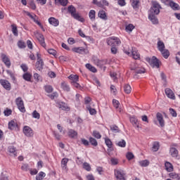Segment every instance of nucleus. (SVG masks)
Instances as JSON below:
<instances>
[{
    "instance_id": "nucleus-1",
    "label": "nucleus",
    "mask_w": 180,
    "mask_h": 180,
    "mask_svg": "<svg viewBox=\"0 0 180 180\" xmlns=\"http://www.w3.org/2000/svg\"><path fill=\"white\" fill-rule=\"evenodd\" d=\"M68 11L70 13L71 17L75 19L76 20H79V22H85V19L81 15H79V13H77V8L72 5H70L68 7Z\"/></svg>"
},
{
    "instance_id": "nucleus-2",
    "label": "nucleus",
    "mask_w": 180,
    "mask_h": 180,
    "mask_svg": "<svg viewBox=\"0 0 180 180\" xmlns=\"http://www.w3.org/2000/svg\"><path fill=\"white\" fill-rule=\"evenodd\" d=\"M160 9H162L161 5L158 1H152V6L150 8V13L153 15H159Z\"/></svg>"
},
{
    "instance_id": "nucleus-3",
    "label": "nucleus",
    "mask_w": 180,
    "mask_h": 180,
    "mask_svg": "<svg viewBox=\"0 0 180 180\" xmlns=\"http://www.w3.org/2000/svg\"><path fill=\"white\" fill-rule=\"evenodd\" d=\"M107 44L108 46H120L122 44V41L117 37H111L107 39Z\"/></svg>"
},
{
    "instance_id": "nucleus-4",
    "label": "nucleus",
    "mask_w": 180,
    "mask_h": 180,
    "mask_svg": "<svg viewBox=\"0 0 180 180\" xmlns=\"http://www.w3.org/2000/svg\"><path fill=\"white\" fill-rule=\"evenodd\" d=\"M15 105H17V108L20 110V112H21L22 113H25V112H26V108H25V103L23 102L22 97H18L15 99Z\"/></svg>"
},
{
    "instance_id": "nucleus-5",
    "label": "nucleus",
    "mask_w": 180,
    "mask_h": 180,
    "mask_svg": "<svg viewBox=\"0 0 180 180\" xmlns=\"http://www.w3.org/2000/svg\"><path fill=\"white\" fill-rule=\"evenodd\" d=\"M37 61L36 63V68L38 69L39 71H41L43 68H44V62H43V59H41V55L39 53H37Z\"/></svg>"
},
{
    "instance_id": "nucleus-6",
    "label": "nucleus",
    "mask_w": 180,
    "mask_h": 180,
    "mask_svg": "<svg viewBox=\"0 0 180 180\" xmlns=\"http://www.w3.org/2000/svg\"><path fill=\"white\" fill-rule=\"evenodd\" d=\"M147 61L150 63V65L153 67V68H160V60H158L157 57L153 56L151 59L147 58Z\"/></svg>"
},
{
    "instance_id": "nucleus-7",
    "label": "nucleus",
    "mask_w": 180,
    "mask_h": 180,
    "mask_svg": "<svg viewBox=\"0 0 180 180\" xmlns=\"http://www.w3.org/2000/svg\"><path fill=\"white\" fill-rule=\"evenodd\" d=\"M22 132L24 133L25 136H26V137H33L34 135L33 129H32V128H30L29 126H24Z\"/></svg>"
},
{
    "instance_id": "nucleus-8",
    "label": "nucleus",
    "mask_w": 180,
    "mask_h": 180,
    "mask_svg": "<svg viewBox=\"0 0 180 180\" xmlns=\"http://www.w3.org/2000/svg\"><path fill=\"white\" fill-rule=\"evenodd\" d=\"M1 58L2 62L5 64L6 67L7 68H11V63L9 57L5 53H1Z\"/></svg>"
},
{
    "instance_id": "nucleus-9",
    "label": "nucleus",
    "mask_w": 180,
    "mask_h": 180,
    "mask_svg": "<svg viewBox=\"0 0 180 180\" xmlns=\"http://www.w3.org/2000/svg\"><path fill=\"white\" fill-rule=\"evenodd\" d=\"M26 15H27V16H29V18L32 19L33 21L34 22V23H37V25H38V26H39L41 27V29H43V25H41V22H40L39 20H37V15H36L35 14L32 15L28 11L26 12Z\"/></svg>"
},
{
    "instance_id": "nucleus-10",
    "label": "nucleus",
    "mask_w": 180,
    "mask_h": 180,
    "mask_svg": "<svg viewBox=\"0 0 180 180\" xmlns=\"http://www.w3.org/2000/svg\"><path fill=\"white\" fill-rule=\"evenodd\" d=\"M165 95L167 96V98H169V99H172V101H175L176 99L175 94L174 93L172 89L169 88H166L165 89Z\"/></svg>"
},
{
    "instance_id": "nucleus-11",
    "label": "nucleus",
    "mask_w": 180,
    "mask_h": 180,
    "mask_svg": "<svg viewBox=\"0 0 180 180\" xmlns=\"http://www.w3.org/2000/svg\"><path fill=\"white\" fill-rule=\"evenodd\" d=\"M124 175H125L124 171L122 169L115 170V176L117 180H126V179H124Z\"/></svg>"
},
{
    "instance_id": "nucleus-12",
    "label": "nucleus",
    "mask_w": 180,
    "mask_h": 180,
    "mask_svg": "<svg viewBox=\"0 0 180 180\" xmlns=\"http://www.w3.org/2000/svg\"><path fill=\"white\" fill-rule=\"evenodd\" d=\"M9 130H15V131H19V125L18 122L14 120H11L8 122Z\"/></svg>"
},
{
    "instance_id": "nucleus-13",
    "label": "nucleus",
    "mask_w": 180,
    "mask_h": 180,
    "mask_svg": "<svg viewBox=\"0 0 180 180\" xmlns=\"http://www.w3.org/2000/svg\"><path fill=\"white\" fill-rule=\"evenodd\" d=\"M0 84L2 85L3 88L6 89V91H11V83L9 81L6 79H0Z\"/></svg>"
},
{
    "instance_id": "nucleus-14",
    "label": "nucleus",
    "mask_w": 180,
    "mask_h": 180,
    "mask_svg": "<svg viewBox=\"0 0 180 180\" xmlns=\"http://www.w3.org/2000/svg\"><path fill=\"white\" fill-rule=\"evenodd\" d=\"M156 118L160 124V127H164V126H165V121L164 120V117H162V114H161V112H158L156 114Z\"/></svg>"
},
{
    "instance_id": "nucleus-15",
    "label": "nucleus",
    "mask_w": 180,
    "mask_h": 180,
    "mask_svg": "<svg viewBox=\"0 0 180 180\" xmlns=\"http://www.w3.org/2000/svg\"><path fill=\"white\" fill-rule=\"evenodd\" d=\"M37 40L39 41L41 46L46 49V41H44V36L40 33H37L36 35Z\"/></svg>"
},
{
    "instance_id": "nucleus-16",
    "label": "nucleus",
    "mask_w": 180,
    "mask_h": 180,
    "mask_svg": "<svg viewBox=\"0 0 180 180\" xmlns=\"http://www.w3.org/2000/svg\"><path fill=\"white\" fill-rule=\"evenodd\" d=\"M72 50L74 53H77L78 54H86V49L82 46L75 47Z\"/></svg>"
},
{
    "instance_id": "nucleus-17",
    "label": "nucleus",
    "mask_w": 180,
    "mask_h": 180,
    "mask_svg": "<svg viewBox=\"0 0 180 180\" xmlns=\"http://www.w3.org/2000/svg\"><path fill=\"white\" fill-rule=\"evenodd\" d=\"M157 14H153L149 13L148 14V19L153 23V25H158V18L155 16Z\"/></svg>"
},
{
    "instance_id": "nucleus-18",
    "label": "nucleus",
    "mask_w": 180,
    "mask_h": 180,
    "mask_svg": "<svg viewBox=\"0 0 180 180\" xmlns=\"http://www.w3.org/2000/svg\"><path fill=\"white\" fill-rule=\"evenodd\" d=\"M48 20L49 23L52 26H54V27H57V26L60 25V21H58V20L54 17L49 18Z\"/></svg>"
},
{
    "instance_id": "nucleus-19",
    "label": "nucleus",
    "mask_w": 180,
    "mask_h": 180,
    "mask_svg": "<svg viewBox=\"0 0 180 180\" xmlns=\"http://www.w3.org/2000/svg\"><path fill=\"white\" fill-rule=\"evenodd\" d=\"M169 154L170 155H172L173 158H178V154H179L178 149L174 147L170 148Z\"/></svg>"
},
{
    "instance_id": "nucleus-20",
    "label": "nucleus",
    "mask_w": 180,
    "mask_h": 180,
    "mask_svg": "<svg viewBox=\"0 0 180 180\" xmlns=\"http://www.w3.org/2000/svg\"><path fill=\"white\" fill-rule=\"evenodd\" d=\"M104 141H105V144L108 148V151H109V150L112 148L113 143H112V141L110 140V139L108 138V136L104 138Z\"/></svg>"
},
{
    "instance_id": "nucleus-21",
    "label": "nucleus",
    "mask_w": 180,
    "mask_h": 180,
    "mask_svg": "<svg viewBox=\"0 0 180 180\" xmlns=\"http://www.w3.org/2000/svg\"><path fill=\"white\" fill-rule=\"evenodd\" d=\"M68 79H70V84H74V82H78L79 81V76L77 75H70L68 77Z\"/></svg>"
},
{
    "instance_id": "nucleus-22",
    "label": "nucleus",
    "mask_w": 180,
    "mask_h": 180,
    "mask_svg": "<svg viewBox=\"0 0 180 180\" xmlns=\"http://www.w3.org/2000/svg\"><path fill=\"white\" fill-rule=\"evenodd\" d=\"M57 106L58 108H59V109H61L62 110H70L68 105H67L64 102L57 103Z\"/></svg>"
},
{
    "instance_id": "nucleus-23",
    "label": "nucleus",
    "mask_w": 180,
    "mask_h": 180,
    "mask_svg": "<svg viewBox=\"0 0 180 180\" xmlns=\"http://www.w3.org/2000/svg\"><path fill=\"white\" fill-rule=\"evenodd\" d=\"M60 88L63 89V91H65V92H70L71 89L70 88V85H68V84H67L65 82H63L60 84Z\"/></svg>"
},
{
    "instance_id": "nucleus-24",
    "label": "nucleus",
    "mask_w": 180,
    "mask_h": 180,
    "mask_svg": "<svg viewBox=\"0 0 180 180\" xmlns=\"http://www.w3.org/2000/svg\"><path fill=\"white\" fill-rule=\"evenodd\" d=\"M165 169H166V171H167V172H172V171H174V166L169 162H166L165 163Z\"/></svg>"
},
{
    "instance_id": "nucleus-25",
    "label": "nucleus",
    "mask_w": 180,
    "mask_h": 180,
    "mask_svg": "<svg viewBox=\"0 0 180 180\" xmlns=\"http://www.w3.org/2000/svg\"><path fill=\"white\" fill-rule=\"evenodd\" d=\"M96 16V11L95 10H91L89 12V17L91 22H95Z\"/></svg>"
},
{
    "instance_id": "nucleus-26",
    "label": "nucleus",
    "mask_w": 180,
    "mask_h": 180,
    "mask_svg": "<svg viewBox=\"0 0 180 180\" xmlns=\"http://www.w3.org/2000/svg\"><path fill=\"white\" fill-rule=\"evenodd\" d=\"M131 56L134 60H140V53L136 50V49L132 48Z\"/></svg>"
},
{
    "instance_id": "nucleus-27",
    "label": "nucleus",
    "mask_w": 180,
    "mask_h": 180,
    "mask_svg": "<svg viewBox=\"0 0 180 180\" xmlns=\"http://www.w3.org/2000/svg\"><path fill=\"white\" fill-rule=\"evenodd\" d=\"M169 6H170V8H172V9H173V11H179V5L175 2H174V1H170V3L169 4Z\"/></svg>"
},
{
    "instance_id": "nucleus-28",
    "label": "nucleus",
    "mask_w": 180,
    "mask_h": 180,
    "mask_svg": "<svg viewBox=\"0 0 180 180\" xmlns=\"http://www.w3.org/2000/svg\"><path fill=\"white\" fill-rule=\"evenodd\" d=\"M98 18H100V19H103V20H108V16L106 15V13L103 10L98 11Z\"/></svg>"
},
{
    "instance_id": "nucleus-29",
    "label": "nucleus",
    "mask_w": 180,
    "mask_h": 180,
    "mask_svg": "<svg viewBox=\"0 0 180 180\" xmlns=\"http://www.w3.org/2000/svg\"><path fill=\"white\" fill-rule=\"evenodd\" d=\"M68 161H70V160L67 158H64L62 159L60 165L63 169H67V164H68Z\"/></svg>"
},
{
    "instance_id": "nucleus-30",
    "label": "nucleus",
    "mask_w": 180,
    "mask_h": 180,
    "mask_svg": "<svg viewBox=\"0 0 180 180\" xmlns=\"http://www.w3.org/2000/svg\"><path fill=\"white\" fill-rule=\"evenodd\" d=\"M157 46H158V49L160 51H162L163 50H165V44H164V42L162 41H161L160 39L158 41Z\"/></svg>"
},
{
    "instance_id": "nucleus-31",
    "label": "nucleus",
    "mask_w": 180,
    "mask_h": 180,
    "mask_svg": "<svg viewBox=\"0 0 180 180\" xmlns=\"http://www.w3.org/2000/svg\"><path fill=\"white\" fill-rule=\"evenodd\" d=\"M131 70L134 71L135 74H144L146 72V69L144 68H131Z\"/></svg>"
},
{
    "instance_id": "nucleus-32",
    "label": "nucleus",
    "mask_w": 180,
    "mask_h": 180,
    "mask_svg": "<svg viewBox=\"0 0 180 180\" xmlns=\"http://www.w3.org/2000/svg\"><path fill=\"white\" fill-rule=\"evenodd\" d=\"M8 152L10 153V154H13L14 157H16V155L18 153H16V148L13 146H10L8 147Z\"/></svg>"
},
{
    "instance_id": "nucleus-33",
    "label": "nucleus",
    "mask_w": 180,
    "mask_h": 180,
    "mask_svg": "<svg viewBox=\"0 0 180 180\" xmlns=\"http://www.w3.org/2000/svg\"><path fill=\"white\" fill-rule=\"evenodd\" d=\"M169 178L172 179L180 180V174L175 172H171L169 174Z\"/></svg>"
},
{
    "instance_id": "nucleus-34",
    "label": "nucleus",
    "mask_w": 180,
    "mask_h": 180,
    "mask_svg": "<svg viewBox=\"0 0 180 180\" xmlns=\"http://www.w3.org/2000/svg\"><path fill=\"white\" fill-rule=\"evenodd\" d=\"M56 5H61L62 6H67L68 4V0H55Z\"/></svg>"
},
{
    "instance_id": "nucleus-35",
    "label": "nucleus",
    "mask_w": 180,
    "mask_h": 180,
    "mask_svg": "<svg viewBox=\"0 0 180 180\" xmlns=\"http://www.w3.org/2000/svg\"><path fill=\"white\" fill-rule=\"evenodd\" d=\"M68 136L71 139H74V137H77V136H78V133H77L74 129H69Z\"/></svg>"
},
{
    "instance_id": "nucleus-36",
    "label": "nucleus",
    "mask_w": 180,
    "mask_h": 180,
    "mask_svg": "<svg viewBox=\"0 0 180 180\" xmlns=\"http://www.w3.org/2000/svg\"><path fill=\"white\" fill-rule=\"evenodd\" d=\"M160 53L162 57H164V58L165 59L169 57V51L168 49H163L162 51H160Z\"/></svg>"
},
{
    "instance_id": "nucleus-37",
    "label": "nucleus",
    "mask_w": 180,
    "mask_h": 180,
    "mask_svg": "<svg viewBox=\"0 0 180 180\" xmlns=\"http://www.w3.org/2000/svg\"><path fill=\"white\" fill-rule=\"evenodd\" d=\"M85 67H86V68H87V70H89L91 72H96L98 71L96 70V68L92 66V65H91L89 63L86 64Z\"/></svg>"
},
{
    "instance_id": "nucleus-38",
    "label": "nucleus",
    "mask_w": 180,
    "mask_h": 180,
    "mask_svg": "<svg viewBox=\"0 0 180 180\" xmlns=\"http://www.w3.org/2000/svg\"><path fill=\"white\" fill-rule=\"evenodd\" d=\"M110 128L112 133H120V129H119V127H117V125H111Z\"/></svg>"
},
{
    "instance_id": "nucleus-39",
    "label": "nucleus",
    "mask_w": 180,
    "mask_h": 180,
    "mask_svg": "<svg viewBox=\"0 0 180 180\" xmlns=\"http://www.w3.org/2000/svg\"><path fill=\"white\" fill-rule=\"evenodd\" d=\"M22 78L23 79H25V81H27V82H30V81H32V75L26 72L22 75Z\"/></svg>"
},
{
    "instance_id": "nucleus-40",
    "label": "nucleus",
    "mask_w": 180,
    "mask_h": 180,
    "mask_svg": "<svg viewBox=\"0 0 180 180\" xmlns=\"http://www.w3.org/2000/svg\"><path fill=\"white\" fill-rule=\"evenodd\" d=\"M96 64L98 67H103V65H106V60L97 59Z\"/></svg>"
},
{
    "instance_id": "nucleus-41",
    "label": "nucleus",
    "mask_w": 180,
    "mask_h": 180,
    "mask_svg": "<svg viewBox=\"0 0 180 180\" xmlns=\"http://www.w3.org/2000/svg\"><path fill=\"white\" fill-rule=\"evenodd\" d=\"M89 141L91 146H94V147H96L98 146V141L94 137H90L89 139Z\"/></svg>"
},
{
    "instance_id": "nucleus-42",
    "label": "nucleus",
    "mask_w": 180,
    "mask_h": 180,
    "mask_svg": "<svg viewBox=\"0 0 180 180\" xmlns=\"http://www.w3.org/2000/svg\"><path fill=\"white\" fill-rule=\"evenodd\" d=\"M158 150H160V143L155 142L152 147V151H154L155 153Z\"/></svg>"
},
{
    "instance_id": "nucleus-43",
    "label": "nucleus",
    "mask_w": 180,
    "mask_h": 180,
    "mask_svg": "<svg viewBox=\"0 0 180 180\" xmlns=\"http://www.w3.org/2000/svg\"><path fill=\"white\" fill-rule=\"evenodd\" d=\"M139 4H140V0H132L131 6L134 9H138Z\"/></svg>"
},
{
    "instance_id": "nucleus-44",
    "label": "nucleus",
    "mask_w": 180,
    "mask_h": 180,
    "mask_svg": "<svg viewBox=\"0 0 180 180\" xmlns=\"http://www.w3.org/2000/svg\"><path fill=\"white\" fill-rule=\"evenodd\" d=\"M46 176V173L40 172L38 175L36 176L37 180H43V178Z\"/></svg>"
},
{
    "instance_id": "nucleus-45",
    "label": "nucleus",
    "mask_w": 180,
    "mask_h": 180,
    "mask_svg": "<svg viewBox=\"0 0 180 180\" xmlns=\"http://www.w3.org/2000/svg\"><path fill=\"white\" fill-rule=\"evenodd\" d=\"M78 34L80 36V37L86 38L87 39H91V37L86 36L85 34H84V32H82V30L79 29L78 30Z\"/></svg>"
},
{
    "instance_id": "nucleus-46",
    "label": "nucleus",
    "mask_w": 180,
    "mask_h": 180,
    "mask_svg": "<svg viewBox=\"0 0 180 180\" xmlns=\"http://www.w3.org/2000/svg\"><path fill=\"white\" fill-rule=\"evenodd\" d=\"M124 91L125 94H130L131 92V86L129 84H125L124 86Z\"/></svg>"
},
{
    "instance_id": "nucleus-47",
    "label": "nucleus",
    "mask_w": 180,
    "mask_h": 180,
    "mask_svg": "<svg viewBox=\"0 0 180 180\" xmlns=\"http://www.w3.org/2000/svg\"><path fill=\"white\" fill-rule=\"evenodd\" d=\"M11 27H12V32L14 36H18L19 34V32L18 31V27H16V25H12Z\"/></svg>"
},
{
    "instance_id": "nucleus-48",
    "label": "nucleus",
    "mask_w": 180,
    "mask_h": 180,
    "mask_svg": "<svg viewBox=\"0 0 180 180\" xmlns=\"http://www.w3.org/2000/svg\"><path fill=\"white\" fill-rule=\"evenodd\" d=\"M44 89L47 92V94H51V92H53V86L51 85L45 86Z\"/></svg>"
},
{
    "instance_id": "nucleus-49",
    "label": "nucleus",
    "mask_w": 180,
    "mask_h": 180,
    "mask_svg": "<svg viewBox=\"0 0 180 180\" xmlns=\"http://www.w3.org/2000/svg\"><path fill=\"white\" fill-rule=\"evenodd\" d=\"M86 108L89 110L90 115H96V110H95L94 108H91V105H88Z\"/></svg>"
},
{
    "instance_id": "nucleus-50",
    "label": "nucleus",
    "mask_w": 180,
    "mask_h": 180,
    "mask_svg": "<svg viewBox=\"0 0 180 180\" xmlns=\"http://www.w3.org/2000/svg\"><path fill=\"white\" fill-rule=\"evenodd\" d=\"M93 136L95 137V139H102V135H101V133L98 131H93Z\"/></svg>"
},
{
    "instance_id": "nucleus-51",
    "label": "nucleus",
    "mask_w": 180,
    "mask_h": 180,
    "mask_svg": "<svg viewBox=\"0 0 180 180\" xmlns=\"http://www.w3.org/2000/svg\"><path fill=\"white\" fill-rule=\"evenodd\" d=\"M83 168L86 171L89 172V171H91V165H89V163H88V162H84L83 163Z\"/></svg>"
},
{
    "instance_id": "nucleus-52",
    "label": "nucleus",
    "mask_w": 180,
    "mask_h": 180,
    "mask_svg": "<svg viewBox=\"0 0 180 180\" xmlns=\"http://www.w3.org/2000/svg\"><path fill=\"white\" fill-rule=\"evenodd\" d=\"M6 72L8 74V75H9L11 78V79H13V81H16V77H15V74H13V72H12V71L8 70H6Z\"/></svg>"
},
{
    "instance_id": "nucleus-53",
    "label": "nucleus",
    "mask_w": 180,
    "mask_h": 180,
    "mask_svg": "<svg viewBox=\"0 0 180 180\" xmlns=\"http://www.w3.org/2000/svg\"><path fill=\"white\" fill-rule=\"evenodd\" d=\"M150 163L148 162V160H141L139 162V165L141 167H148V165Z\"/></svg>"
},
{
    "instance_id": "nucleus-54",
    "label": "nucleus",
    "mask_w": 180,
    "mask_h": 180,
    "mask_svg": "<svg viewBox=\"0 0 180 180\" xmlns=\"http://www.w3.org/2000/svg\"><path fill=\"white\" fill-rule=\"evenodd\" d=\"M111 165H117L119 164V159L115 158H112L110 159Z\"/></svg>"
},
{
    "instance_id": "nucleus-55",
    "label": "nucleus",
    "mask_w": 180,
    "mask_h": 180,
    "mask_svg": "<svg viewBox=\"0 0 180 180\" xmlns=\"http://www.w3.org/2000/svg\"><path fill=\"white\" fill-rule=\"evenodd\" d=\"M117 145L118 146V147H122V148H124L126 147V141H124V139L118 141V143H117Z\"/></svg>"
},
{
    "instance_id": "nucleus-56",
    "label": "nucleus",
    "mask_w": 180,
    "mask_h": 180,
    "mask_svg": "<svg viewBox=\"0 0 180 180\" xmlns=\"http://www.w3.org/2000/svg\"><path fill=\"white\" fill-rule=\"evenodd\" d=\"M28 5L30 6V8L33 11H35V9H36V4H34V0H31L30 2H28Z\"/></svg>"
},
{
    "instance_id": "nucleus-57",
    "label": "nucleus",
    "mask_w": 180,
    "mask_h": 180,
    "mask_svg": "<svg viewBox=\"0 0 180 180\" xmlns=\"http://www.w3.org/2000/svg\"><path fill=\"white\" fill-rule=\"evenodd\" d=\"M134 29V27L133 26L132 24H129L128 25L126 26V32H133V30Z\"/></svg>"
},
{
    "instance_id": "nucleus-58",
    "label": "nucleus",
    "mask_w": 180,
    "mask_h": 180,
    "mask_svg": "<svg viewBox=\"0 0 180 180\" xmlns=\"http://www.w3.org/2000/svg\"><path fill=\"white\" fill-rule=\"evenodd\" d=\"M126 157L129 161L133 160L134 158V155L131 152H129L127 153Z\"/></svg>"
},
{
    "instance_id": "nucleus-59",
    "label": "nucleus",
    "mask_w": 180,
    "mask_h": 180,
    "mask_svg": "<svg viewBox=\"0 0 180 180\" xmlns=\"http://www.w3.org/2000/svg\"><path fill=\"white\" fill-rule=\"evenodd\" d=\"M32 117H34V119H40V113H39L37 110L33 111Z\"/></svg>"
},
{
    "instance_id": "nucleus-60",
    "label": "nucleus",
    "mask_w": 180,
    "mask_h": 180,
    "mask_svg": "<svg viewBox=\"0 0 180 180\" xmlns=\"http://www.w3.org/2000/svg\"><path fill=\"white\" fill-rule=\"evenodd\" d=\"M169 111L170 115H172L173 117H176V116H178V114H176V111H175L173 108H169Z\"/></svg>"
},
{
    "instance_id": "nucleus-61",
    "label": "nucleus",
    "mask_w": 180,
    "mask_h": 180,
    "mask_svg": "<svg viewBox=\"0 0 180 180\" xmlns=\"http://www.w3.org/2000/svg\"><path fill=\"white\" fill-rule=\"evenodd\" d=\"M18 46L19 49H25V47H26V44L22 41H19L18 42Z\"/></svg>"
},
{
    "instance_id": "nucleus-62",
    "label": "nucleus",
    "mask_w": 180,
    "mask_h": 180,
    "mask_svg": "<svg viewBox=\"0 0 180 180\" xmlns=\"http://www.w3.org/2000/svg\"><path fill=\"white\" fill-rule=\"evenodd\" d=\"M130 122L132 123V124H137L138 120L136 118V117L133 116L130 117Z\"/></svg>"
},
{
    "instance_id": "nucleus-63",
    "label": "nucleus",
    "mask_w": 180,
    "mask_h": 180,
    "mask_svg": "<svg viewBox=\"0 0 180 180\" xmlns=\"http://www.w3.org/2000/svg\"><path fill=\"white\" fill-rule=\"evenodd\" d=\"M48 76L49 77V78H56V77H57V75H56V72L53 71L49 72Z\"/></svg>"
},
{
    "instance_id": "nucleus-64",
    "label": "nucleus",
    "mask_w": 180,
    "mask_h": 180,
    "mask_svg": "<svg viewBox=\"0 0 180 180\" xmlns=\"http://www.w3.org/2000/svg\"><path fill=\"white\" fill-rule=\"evenodd\" d=\"M176 61L180 65V51H179L176 56Z\"/></svg>"
}]
</instances>
